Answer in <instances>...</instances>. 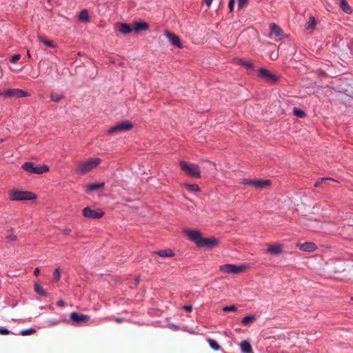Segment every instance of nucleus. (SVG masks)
<instances>
[{"label":"nucleus","mask_w":353,"mask_h":353,"mask_svg":"<svg viewBox=\"0 0 353 353\" xmlns=\"http://www.w3.org/2000/svg\"><path fill=\"white\" fill-rule=\"evenodd\" d=\"M213 0H205V3L207 6H210Z\"/></svg>","instance_id":"nucleus-48"},{"label":"nucleus","mask_w":353,"mask_h":353,"mask_svg":"<svg viewBox=\"0 0 353 353\" xmlns=\"http://www.w3.org/2000/svg\"><path fill=\"white\" fill-rule=\"evenodd\" d=\"M340 8L346 14H351L352 9L346 0H338Z\"/></svg>","instance_id":"nucleus-18"},{"label":"nucleus","mask_w":353,"mask_h":353,"mask_svg":"<svg viewBox=\"0 0 353 353\" xmlns=\"http://www.w3.org/2000/svg\"><path fill=\"white\" fill-rule=\"evenodd\" d=\"M294 115L300 118H302L305 115V113L302 110L299 109L297 108H294Z\"/></svg>","instance_id":"nucleus-36"},{"label":"nucleus","mask_w":353,"mask_h":353,"mask_svg":"<svg viewBox=\"0 0 353 353\" xmlns=\"http://www.w3.org/2000/svg\"><path fill=\"white\" fill-rule=\"evenodd\" d=\"M39 40L50 48H54L56 47L52 41L46 39L41 36L39 37Z\"/></svg>","instance_id":"nucleus-30"},{"label":"nucleus","mask_w":353,"mask_h":353,"mask_svg":"<svg viewBox=\"0 0 353 353\" xmlns=\"http://www.w3.org/2000/svg\"><path fill=\"white\" fill-rule=\"evenodd\" d=\"M241 351L244 353H251L252 352L251 344L248 341H243L241 342Z\"/></svg>","instance_id":"nucleus-22"},{"label":"nucleus","mask_w":353,"mask_h":353,"mask_svg":"<svg viewBox=\"0 0 353 353\" xmlns=\"http://www.w3.org/2000/svg\"><path fill=\"white\" fill-rule=\"evenodd\" d=\"M236 62L250 72L255 71V66L251 60L238 59Z\"/></svg>","instance_id":"nucleus-15"},{"label":"nucleus","mask_w":353,"mask_h":353,"mask_svg":"<svg viewBox=\"0 0 353 353\" xmlns=\"http://www.w3.org/2000/svg\"><path fill=\"white\" fill-rule=\"evenodd\" d=\"M110 319L114 320V321H116L118 323H122L124 321V319H123V318H118V317L110 318Z\"/></svg>","instance_id":"nucleus-44"},{"label":"nucleus","mask_w":353,"mask_h":353,"mask_svg":"<svg viewBox=\"0 0 353 353\" xmlns=\"http://www.w3.org/2000/svg\"><path fill=\"white\" fill-rule=\"evenodd\" d=\"M50 99L52 101L59 102V101H60L61 99H63L64 98V96L63 94H55V93H52L50 94Z\"/></svg>","instance_id":"nucleus-34"},{"label":"nucleus","mask_w":353,"mask_h":353,"mask_svg":"<svg viewBox=\"0 0 353 353\" xmlns=\"http://www.w3.org/2000/svg\"><path fill=\"white\" fill-rule=\"evenodd\" d=\"M185 234L190 240L194 241L198 247L212 248L219 243V240L214 237L205 239L201 234L196 230L186 229L184 230Z\"/></svg>","instance_id":"nucleus-1"},{"label":"nucleus","mask_w":353,"mask_h":353,"mask_svg":"<svg viewBox=\"0 0 353 353\" xmlns=\"http://www.w3.org/2000/svg\"><path fill=\"white\" fill-rule=\"evenodd\" d=\"M21 58V55L17 54H14L12 57L11 59H10V62L12 63H15L17 61H18Z\"/></svg>","instance_id":"nucleus-38"},{"label":"nucleus","mask_w":353,"mask_h":353,"mask_svg":"<svg viewBox=\"0 0 353 353\" xmlns=\"http://www.w3.org/2000/svg\"><path fill=\"white\" fill-rule=\"evenodd\" d=\"M39 273H40L39 268H35L34 270V274L35 276H38L39 274Z\"/></svg>","instance_id":"nucleus-47"},{"label":"nucleus","mask_w":353,"mask_h":353,"mask_svg":"<svg viewBox=\"0 0 353 353\" xmlns=\"http://www.w3.org/2000/svg\"><path fill=\"white\" fill-rule=\"evenodd\" d=\"M21 168L28 173L37 174H41L49 171L48 165L37 166L33 162H26L21 165Z\"/></svg>","instance_id":"nucleus-5"},{"label":"nucleus","mask_w":353,"mask_h":353,"mask_svg":"<svg viewBox=\"0 0 353 353\" xmlns=\"http://www.w3.org/2000/svg\"><path fill=\"white\" fill-rule=\"evenodd\" d=\"M331 181H334L332 178H322L320 180L317 181L314 183V187L316 188H323L324 183H327Z\"/></svg>","instance_id":"nucleus-25"},{"label":"nucleus","mask_w":353,"mask_h":353,"mask_svg":"<svg viewBox=\"0 0 353 353\" xmlns=\"http://www.w3.org/2000/svg\"><path fill=\"white\" fill-rule=\"evenodd\" d=\"M223 310L224 312H236L237 310V308L235 305H230V306H225L223 308Z\"/></svg>","instance_id":"nucleus-37"},{"label":"nucleus","mask_w":353,"mask_h":353,"mask_svg":"<svg viewBox=\"0 0 353 353\" xmlns=\"http://www.w3.org/2000/svg\"><path fill=\"white\" fill-rule=\"evenodd\" d=\"M180 167L181 170L188 176L196 179L201 178V172L199 167L193 163H188L184 161H181Z\"/></svg>","instance_id":"nucleus-4"},{"label":"nucleus","mask_w":353,"mask_h":353,"mask_svg":"<svg viewBox=\"0 0 353 353\" xmlns=\"http://www.w3.org/2000/svg\"><path fill=\"white\" fill-rule=\"evenodd\" d=\"M65 305V302L63 300L60 299L57 301V305L60 307H63Z\"/></svg>","instance_id":"nucleus-45"},{"label":"nucleus","mask_w":353,"mask_h":353,"mask_svg":"<svg viewBox=\"0 0 353 353\" xmlns=\"http://www.w3.org/2000/svg\"><path fill=\"white\" fill-rule=\"evenodd\" d=\"M6 97H29L30 94L21 89H8L4 93Z\"/></svg>","instance_id":"nucleus-11"},{"label":"nucleus","mask_w":353,"mask_h":353,"mask_svg":"<svg viewBox=\"0 0 353 353\" xmlns=\"http://www.w3.org/2000/svg\"><path fill=\"white\" fill-rule=\"evenodd\" d=\"M36 332V330L34 328L30 327L28 329L22 330L20 332V334L22 336L31 335Z\"/></svg>","instance_id":"nucleus-32"},{"label":"nucleus","mask_w":353,"mask_h":353,"mask_svg":"<svg viewBox=\"0 0 353 353\" xmlns=\"http://www.w3.org/2000/svg\"><path fill=\"white\" fill-rule=\"evenodd\" d=\"M149 29V25L146 22H135L134 23V30L137 32L147 30Z\"/></svg>","instance_id":"nucleus-19"},{"label":"nucleus","mask_w":353,"mask_h":353,"mask_svg":"<svg viewBox=\"0 0 353 353\" xmlns=\"http://www.w3.org/2000/svg\"><path fill=\"white\" fill-rule=\"evenodd\" d=\"M315 26H316L315 18L314 17H310L305 28L307 30H313V29H314Z\"/></svg>","instance_id":"nucleus-29"},{"label":"nucleus","mask_w":353,"mask_h":353,"mask_svg":"<svg viewBox=\"0 0 353 353\" xmlns=\"http://www.w3.org/2000/svg\"><path fill=\"white\" fill-rule=\"evenodd\" d=\"M70 317L75 325H81L82 323H86L90 320V318L88 315L79 314L76 312H72Z\"/></svg>","instance_id":"nucleus-8"},{"label":"nucleus","mask_w":353,"mask_h":353,"mask_svg":"<svg viewBox=\"0 0 353 353\" xmlns=\"http://www.w3.org/2000/svg\"><path fill=\"white\" fill-rule=\"evenodd\" d=\"M101 163L100 158H90L79 163L77 172L81 174H85L99 165Z\"/></svg>","instance_id":"nucleus-2"},{"label":"nucleus","mask_w":353,"mask_h":353,"mask_svg":"<svg viewBox=\"0 0 353 353\" xmlns=\"http://www.w3.org/2000/svg\"><path fill=\"white\" fill-rule=\"evenodd\" d=\"M235 4V0H230L228 3V7L230 8V12H232L234 9V6Z\"/></svg>","instance_id":"nucleus-42"},{"label":"nucleus","mask_w":353,"mask_h":353,"mask_svg":"<svg viewBox=\"0 0 353 353\" xmlns=\"http://www.w3.org/2000/svg\"><path fill=\"white\" fill-rule=\"evenodd\" d=\"M3 141H4V139H0V143H2V142H3Z\"/></svg>","instance_id":"nucleus-51"},{"label":"nucleus","mask_w":353,"mask_h":353,"mask_svg":"<svg viewBox=\"0 0 353 353\" xmlns=\"http://www.w3.org/2000/svg\"><path fill=\"white\" fill-rule=\"evenodd\" d=\"M270 34L274 35L279 40H281L283 37V30L278 26L276 24L272 23L270 25Z\"/></svg>","instance_id":"nucleus-13"},{"label":"nucleus","mask_w":353,"mask_h":353,"mask_svg":"<svg viewBox=\"0 0 353 353\" xmlns=\"http://www.w3.org/2000/svg\"><path fill=\"white\" fill-rule=\"evenodd\" d=\"M105 185L104 183H92L86 186V192H89L90 191L96 190L98 189H102L103 188Z\"/></svg>","instance_id":"nucleus-23"},{"label":"nucleus","mask_w":353,"mask_h":353,"mask_svg":"<svg viewBox=\"0 0 353 353\" xmlns=\"http://www.w3.org/2000/svg\"><path fill=\"white\" fill-rule=\"evenodd\" d=\"M9 199L13 201L34 200L37 198L34 193L29 191L12 190L8 193Z\"/></svg>","instance_id":"nucleus-3"},{"label":"nucleus","mask_w":353,"mask_h":353,"mask_svg":"<svg viewBox=\"0 0 353 353\" xmlns=\"http://www.w3.org/2000/svg\"><path fill=\"white\" fill-rule=\"evenodd\" d=\"M8 234L6 235V239L10 240V241H14L17 240V236L14 234V230L13 228H10L8 231Z\"/></svg>","instance_id":"nucleus-33"},{"label":"nucleus","mask_w":353,"mask_h":353,"mask_svg":"<svg viewBox=\"0 0 353 353\" xmlns=\"http://www.w3.org/2000/svg\"><path fill=\"white\" fill-rule=\"evenodd\" d=\"M165 34L173 46L182 48V45L178 36L169 31H165Z\"/></svg>","instance_id":"nucleus-12"},{"label":"nucleus","mask_w":353,"mask_h":353,"mask_svg":"<svg viewBox=\"0 0 353 353\" xmlns=\"http://www.w3.org/2000/svg\"><path fill=\"white\" fill-rule=\"evenodd\" d=\"M71 232V230L70 228H65L63 230V233L64 234H69Z\"/></svg>","instance_id":"nucleus-46"},{"label":"nucleus","mask_w":353,"mask_h":353,"mask_svg":"<svg viewBox=\"0 0 353 353\" xmlns=\"http://www.w3.org/2000/svg\"><path fill=\"white\" fill-rule=\"evenodd\" d=\"M268 252L272 254H279L282 252V247L279 244L270 245L268 248Z\"/></svg>","instance_id":"nucleus-20"},{"label":"nucleus","mask_w":353,"mask_h":353,"mask_svg":"<svg viewBox=\"0 0 353 353\" xmlns=\"http://www.w3.org/2000/svg\"><path fill=\"white\" fill-rule=\"evenodd\" d=\"M34 290L38 294L46 296L48 295L47 291L39 283H35L34 285Z\"/></svg>","instance_id":"nucleus-24"},{"label":"nucleus","mask_w":353,"mask_h":353,"mask_svg":"<svg viewBox=\"0 0 353 353\" xmlns=\"http://www.w3.org/2000/svg\"><path fill=\"white\" fill-rule=\"evenodd\" d=\"M299 249L304 252H313L317 249V246L312 242H305L299 244Z\"/></svg>","instance_id":"nucleus-14"},{"label":"nucleus","mask_w":353,"mask_h":353,"mask_svg":"<svg viewBox=\"0 0 353 353\" xmlns=\"http://www.w3.org/2000/svg\"><path fill=\"white\" fill-rule=\"evenodd\" d=\"M185 188L190 192H200V188L196 184H185Z\"/></svg>","instance_id":"nucleus-31"},{"label":"nucleus","mask_w":353,"mask_h":353,"mask_svg":"<svg viewBox=\"0 0 353 353\" xmlns=\"http://www.w3.org/2000/svg\"><path fill=\"white\" fill-rule=\"evenodd\" d=\"M259 75L261 78L265 79L268 82L275 83L279 79L277 76L265 68H260L259 70Z\"/></svg>","instance_id":"nucleus-9"},{"label":"nucleus","mask_w":353,"mask_h":353,"mask_svg":"<svg viewBox=\"0 0 353 353\" xmlns=\"http://www.w3.org/2000/svg\"><path fill=\"white\" fill-rule=\"evenodd\" d=\"M256 318L254 316H252V315H250V316H245L243 319H242V323L245 325H247L250 323H253L254 321H255Z\"/></svg>","instance_id":"nucleus-27"},{"label":"nucleus","mask_w":353,"mask_h":353,"mask_svg":"<svg viewBox=\"0 0 353 353\" xmlns=\"http://www.w3.org/2000/svg\"><path fill=\"white\" fill-rule=\"evenodd\" d=\"M248 0H238V7L239 8H242L247 3Z\"/></svg>","instance_id":"nucleus-39"},{"label":"nucleus","mask_w":353,"mask_h":353,"mask_svg":"<svg viewBox=\"0 0 353 353\" xmlns=\"http://www.w3.org/2000/svg\"><path fill=\"white\" fill-rule=\"evenodd\" d=\"M117 28V30L123 34H128L132 31V28L125 23H119Z\"/></svg>","instance_id":"nucleus-16"},{"label":"nucleus","mask_w":353,"mask_h":353,"mask_svg":"<svg viewBox=\"0 0 353 353\" xmlns=\"http://www.w3.org/2000/svg\"><path fill=\"white\" fill-rule=\"evenodd\" d=\"M329 185L328 182H327V183H324V186H325V185Z\"/></svg>","instance_id":"nucleus-52"},{"label":"nucleus","mask_w":353,"mask_h":353,"mask_svg":"<svg viewBox=\"0 0 353 353\" xmlns=\"http://www.w3.org/2000/svg\"><path fill=\"white\" fill-rule=\"evenodd\" d=\"M61 277V270L59 268H57L54 270L53 272V281L58 282Z\"/></svg>","instance_id":"nucleus-35"},{"label":"nucleus","mask_w":353,"mask_h":353,"mask_svg":"<svg viewBox=\"0 0 353 353\" xmlns=\"http://www.w3.org/2000/svg\"><path fill=\"white\" fill-rule=\"evenodd\" d=\"M133 125L131 122L125 121L119 123H117L114 126L109 128L107 130V133L109 134H117L122 131L130 130L132 128Z\"/></svg>","instance_id":"nucleus-6"},{"label":"nucleus","mask_w":353,"mask_h":353,"mask_svg":"<svg viewBox=\"0 0 353 353\" xmlns=\"http://www.w3.org/2000/svg\"><path fill=\"white\" fill-rule=\"evenodd\" d=\"M219 270L223 273L237 274L242 272L245 270V267L243 265L225 264L221 265Z\"/></svg>","instance_id":"nucleus-7"},{"label":"nucleus","mask_w":353,"mask_h":353,"mask_svg":"<svg viewBox=\"0 0 353 353\" xmlns=\"http://www.w3.org/2000/svg\"><path fill=\"white\" fill-rule=\"evenodd\" d=\"M10 333V331L8 330L7 328H0V334L1 335H7Z\"/></svg>","instance_id":"nucleus-40"},{"label":"nucleus","mask_w":353,"mask_h":353,"mask_svg":"<svg viewBox=\"0 0 353 353\" xmlns=\"http://www.w3.org/2000/svg\"><path fill=\"white\" fill-rule=\"evenodd\" d=\"M27 54H28V58H30V57H30V53H29V51H28V52H27Z\"/></svg>","instance_id":"nucleus-50"},{"label":"nucleus","mask_w":353,"mask_h":353,"mask_svg":"<svg viewBox=\"0 0 353 353\" xmlns=\"http://www.w3.org/2000/svg\"><path fill=\"white\" fill-rule=\"evenodd\" d=\"M2 94V93L0 92V96Z\"/></svg>","instance_id":"nucleus-53"},{"label":"nucleus","mask_w":353,"mask_h":353,"mask_svg":"<svg viewBox=\"0 0 353 353\" xmlns=\"http://www.w3.org/2000/svg\"><path fill=\"white\" fill-rule=\"evenodd\" d=\"M253 181L254 180H251V179H243V181L241 182L242 184H244V185H253Z\"/></svg>","instance_id":"nucleus-41"},{"label":"nucleus","mask_w":353,"mask_h":353,"mask_svg":"<svg viewBox=\"0 0 353 353\" xmlns=\"http://www.w3.org/2000/svg\"><path fill=\"white\" fill-rule=\"evenodd\" d=\"M103 214V212L92 210L89 207H86L83 210V215L89 219H98L101 218Z\"/></svg>","instance_id":"nucleus-10"},{"label":"nucleus","mask_w":353,"mask_h":353,"mask_svg":"<svg viewBox=\"0 0 353 353\" xmlns=\"http://www.w3.org/2000/svg\"><path fill=\"white\" fill-rule=\"evenodd\" d=\"M208 342L209 343V345L212 349H213L215 351H219L221 349V346L219 345V343L212 339H208Z\"/></svg>","instance_id":"nucleus-26"},{"label":"nucleus","mask_w":353,"mask_h":353,"mask_svg":"<svg viewBox=\"0 0 353 353\" xmlns=\"http://www.w3.org/2000/svg\"><path fill=\"white\" fill-rule=\"evenodd\" d=\"M271 58H272V59H276V56H274V54H271Z\"/></svg>","instance_id":"nucleus-49"},{"label":"nucleus","mask_w":353,"mask_h":353,"mask_svg":"<svg viewBox=\"0 0 353 353\" xmlns=\"http://www.w3.org/2000/svg\"><path fill=\"white\" fill-rule=\"evenodd\" d=\"M270 184V180H254L252 186L257 189H263L268 187Z\"/></svg>","instance_id":"nucleus-17"},{"label":"nucleus","mask_w":353,"mask_h":353,"mask_svg":"<svg viewBox=\"0 0 353 353\" xmlns=\"http://www.w3.org/2000/svg\"><path fill=\"white\" fill-rule=\"evenodd\" d=\"M351 299L353 301V296L351 298Z\"/></svg>","instance_id":"nucleus-54"},{"label":"nucleus","mask_w":353,"mask_h":353,"mask_svg":"<svg viewBox=\"0 0 353 353\" xmlns=\"http://www.w3.org/2000/svg\"><path fill=\"white\" fill-rule=\"evenodd\" d=\"M152 254H157L161 257H172L174 253L170 249L153 252Z\"/></svg>","instance_id":"nucleus-21"},{"label":"nucleus","mask_w":353,"mask_h":353,"mask_svg":"<svg viewBox=\"0 0 353 353\" xmlns=\"http://www.w3.org/2000/svg\"><path fill=\"white\" fill-rule=\"evenodd\" d=\"M183 308L185 311H187V312H192V305H184V306L183 307Z\"/></svg>","instance_id":"nucleus-43"},{"label":"nucleus","mask_w":353,"mask_h":353,"mask_svg":"<svg viewBox=\"0 0 353 353\" xmlns=\"http://www.w3.org/2000/svg\"><path fill=\"white\" fill-rule=\"evenodd\" d=\"M79 19L81 21H88L89 20V14L86 10H83L81 11Z\"/></svg>","instance_id":"nucleus-28"}]
</instances>
